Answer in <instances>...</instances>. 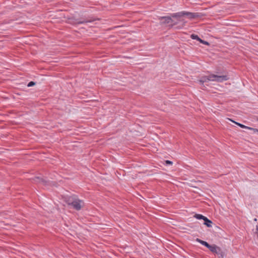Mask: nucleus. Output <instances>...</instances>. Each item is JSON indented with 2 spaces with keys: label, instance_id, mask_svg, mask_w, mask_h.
Masks as SVG:
<instances>
[{
  "label": "nucleus",
  "instance_id": "obj_1",
  "mask_svg": "<svg viewBox=\"0 0 258 258\" xmlns=\"http://www.w3.org/2000/svg\"><path fill=\"white\" fill-rule=\"evenodd\" d=\"M66 202L69 205H71L74 209L77 211H79L81 209L84 204L82 200L75 197H69Z\"/></svg>",
  "mask_w": 258,
  "mask_h": 258
},
{
  "label": "nucleus",
  "instance_id": "obj_2",
  "mask_svg": "<svg viewBox=\"0 0 258 258\" xmlns=\"http://www.w3.org/2000/svg\"><path fill=\"white\" fill-rule=\"evenodd\" d=\"M209 81H216L218 82H222L228 80V77L226 75L218 76L216 75H210L208 76Z\"/></svg>",
  "mask_w": 258,
  "mask_h": 258
},
{
  "label": "nucleus",
  "instance_id": "obj_3",
  "mask_svg": "<svg viewBox=\"0 0 258 258\" xmlns=\"http://www.w3.org/2000/svg\"><path fill=\"white\" fill-rule=\"evenodd\" d=\"M194 217L199 220H203L204 221V224L205 225H206L208 227H212V224L213 223L212 221L208 219L206 217H205L201 214H195Z\"/></svg>",
  "mask_w": 258,
  "mask_h": 258
},
{
  "label": "nucleus",
  "instance_id": "obj_4",
  "mask_svg": "<svg viewBox=\"0 0 258 258\" xmlns=\"http://www.w3.org/2000/svg\"><path fill=\"white\" fill-rule=\"evenodd\" d=\"M158 19L161 24H169L173 22L171 16L159 17Z\"/></svg>",
  "mask_w": 258,
  "mask_h": 258
},
{
  "label": "nucleus",
  "instance_id": "obj_5",
  "mask_svg": "<svg viewBox=\"0 0 258 258\" xmlns=\"http://www.w3.org/2000/svg\"><path fill=\"white\" fill-rule=\"evenodd\" d=\"M183 16H184V11L171 14V18H176L178 21H181L183 22V24H185L186 22L184 21L183 19H181V18Z\"/></svg>",
  "mask_w": 258,
  "mask_h": 258
},
{
  "label": "nucleus",
  "instance_id": "obj_6",
  "mask_svg": "<svg viewBox=\"0 0 258 258\" xmlns=\"http://www.w3.org/2000/svg\"><path fill=\"white\" fill-rule=\"evenodd\" d=\"M32 182H33L34 183H40L42 185H46L47 184L46 180L41 177L36 176L32 178Z\"/></svg>",
  "mask_w": 258,
  "mask_h": 258
},
{
  "label": "nucleus",
  "instance_id": "obj_7",
  "mask_svg": "<svg viewBox=\"0 0 258 258\" xmlns=\"http://www.w3.org/2000/svg\"><path fill=\"white\" fill-rule=\"evenodd\" d=\"M208 248L214 253H220V250L221 248L215 244L210 245L209 244Z\"/></svg>",
  "mask_w": 258,
  "mask_h": 258
},
{
  "label": "nucleus",
  "instance_id": "obj_8",
  "mask_svg": "<svg viewBox=\"0 0 258 258\" xmlns=\"http://www.w3.org/2000/svg\"><path fill=\"white\" fill-rule=\"evenodd\" d=\"M95 19H88V20H84L83 21H78L77 20L71 19L70 23L75 24H84L88 22H91L95 20Z\"/></svg>",
  "mask_w": 258,
  "mask_h": 258
},
{
  "label": "nucleus",
  "instance_id": "obj_9",
  "mask_svg": "<svg viewBox=\"0 0 258 258\" xmlns=\"http://www.w3.org/2000/svg\"><path fill=\"white\" fill-rule=\"evenodd\" d=\"M184 16H186L190 19H194L200 17V15L197 13H191L184 11Z\"/></svg>",
  "mask_w": 258,
  "mask_h": 258
},
{
  "label": "nucleus",
  "instance_id": "obj_10",
  "mask_svg": "<svg viewBox=\"0 0 258 258\" xmlns=\"http://www.w3.org/2000/svg\"><path fill=\"white\" fill-rule=\"evenodd\" d=\"M196 241L199 242L201 244L205 246L207 248H208V247L209 245V244L207 242H206L205 241H204V240H201V239H200L199 238H197Z\"/></svg>",
  "mask_w": 258,
  "mask_h": 258
},
{
  "label": "nucleus",
  "instance_id": "obj_11",
  "mask_svg": "<svg viewBox=\"0 0 258 258\" xmlns=\"http://www.w3.org/2000/svg\"><path fill=\"white\" fill-rule=\"evenodd\" d=\"M230 120H231V121L234 122L235 124H236L237 125H238L239 126H240V127L241 128H247V129H251V127H248V126H245L242 124H241L240 123H238V122H235L233 120H232V119H229Z\"/></svg>",
  "mask_w": 258,
  "mask_h": 258
},
{
  "label": "nucleus",
  "instance_id": "obj_12",
  "mask_svg": "<svg viewBox=\"0 0 258 258\" xmlns=\"http://www.w3.org/2000/svg\"><path fill=\"white\" fill-rule=\"evenodd\" d=\"M199 81L202 84H203L204 83L209 81V77L208 76L203 77Z\"/></svg>",
  "mask_w": 258,
  "mask_h": 258
},
{
  "label": "nucleus",
  "instance_id": "obj_13",
  "mask_svg": "<svg viewBox=\"0 0 258 258\" xmlns=\"http://www.w3.org/2000/svg\"><path fill=\"white\" fill-rule=\"evenodd\" d=\"M190 37L192 39H196V40H197L198 41H199L200 40V39H201V38H200L199 37V36L197 35L194 34L191 35Z\"/></svg>",
  "mask_w": 258,
  "mask_h": 258
},
{
  "label": "nucleus",
  "instance_id": "obj_14",
  "mask_svg": "<svg viewBox=\"0 0 258 258\" xmlns=\"http://www.w3.org/2000/svg\"><path fill=\"white\" fill-rule=\"evenodd\" d=\"M217 254L220 255L219 258H224L225 255V252L222 251L221 249L220 250V253H218Z\"/></svg>",
  "mask_w": 258,
  "mask_h": 258
},
{
  "label": "nucleus",
  "instance_id": "obj_15",
  "mask_svg": "<svg viewBox=\"0 0 258 258\" xmlns=\"http://www.w3.org/2000/svg\"><path fill=\"white\" fill-rule=\"evenodd\" d=\"M35 82H33V81H31L30 82L28 85H27V86L28 87H32V86H33L35 85Z\"/></svg>",
  "mask_w": 258,
  "mask_h": 258
},
{
  "label": "nucleus",
  "instance_id": "obj_16",
  "mask_svg": "<svg viewBox=\"0 0 258 258\" xmlns=\"http://www.w3.org/2000/svg\"><path fill=\"white\" fill-rule=\"evenodd\" d=\"M199 41H200L201 43H203V44H206V45H209V43L208 42L205 41H204V40H202L201 39H200V40H199Z\"/></svg>",
  "mask_w": 258,
  "mask_h": 258
},
{
  "label": "nucleus",
  "instance_id": "obj_17",
  "mask_svg": "<svg viewBox=\"0 0 258 258\" xmlns=\"http://www.w3.org/2000/svg\"><path fill=\"white\" fill-rule=\"evenodd\" d=\"M165 163L167 165H172L173 164L172 162L169 160H166Z\"/></svg>",
  "mask_w": 258,
  "mask_h": 258
},
{
  "label": "nucleus",
  "instance_id": "obj_18",
  "mask_svg": "<svg viewBox=\"0 0 258 258\" xmlns=\"http://www.w3.org/2000/svg\"><path fill=\"white\" fill-rule=\"evenodd\" d=\"M250 130H252L254 133H258V130H257L256 128H253L251 127V129H250Z\"/></svg>",
  "mask_w": 258,
  "mask_h": 258
},
{
  "label": "nucleus",
  "instance_id": "obj_19",
  "mask_svg": "<svg viewBox=\"0 0 258 258\" xmlns=\"http://www.w3.org/2000/svg\"><path fill=\"white\" fill-rule=\"evenodd\" d=\"M176 24H177V22H175V23H173V24H171L170 25V27L171 28H172V27H173L174 25H176Z\"/></svg>",
  "mask_w": 258,
  "mask_h": 258
}]
</instances>
